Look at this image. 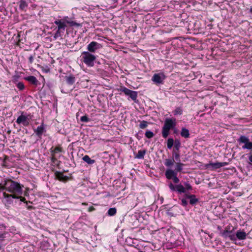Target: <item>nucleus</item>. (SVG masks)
I'll list each match as a JSON object with an SVG mask.
<instances>
[{
    "label": "nucleus",
    "mask_w": 252,
    "mask_h": 252,
    "mask_svg": "<svg viewBox=\"0 0 252 252\" xmlns=\"http://www.w3.org/2000/svg\"><path fill=\"white\" fill-rule=\"evenodd\" d=\"M190 199H189V203L192 205H194L196 204L197 202H198L199 200L197 198L195 195L191 194V196H190Z\"/></svg>",
    "instance_id": "23"
},
{
    "label": "nucleus",
    "mask_w": 252,
    "mask_h": 252,
    "mask_svg": "<svg viewBox=\"0 0 252 252\" xmlns=\"http://www.w3.org/2000/svg\"><path fill=\"white\" fill-rule=\"evenodd\" d=\"M173 158L172 159H174V161L176 160L178 162L180 161V156L178 152H174L173 154Z\"/></svg>",
    "instance_id": "26"
},
{
    "label": "nucleus",
    "mask_w": 252,
    "mask_h": 252,
    "mask_svg": "<svg viewBox=\"0 0 252 252\" xmlns=\"http://www.w3.org/2000/svg\"><path fill=\"white\" fill-rule=\"evenodd\" d=\"M29 60L30 62H32V56L29 57Z\"/></svg>",
    "instance_id": "48"
},
{
    "label": "nucleus",
    "mask_w": 252,
    "mask_h": 252,
    "mask_svg": "<svg viewBox=\"0 0 252 252\" xmlns=\"http://www.w3.org/2000/svg\"><path fill=\"white\" fill-rule=\"evenodd\" d=\"M37 82H38V81L36 79V78L35 77L32 76V85H36Z\"/></svg>",
    "instance_id": "41"
},
{
    "label": "nucleus",
    "mask_w": 252,
    "mask_h": 252,
    "mask_svg": "<svg viewBox=\"0 0 252 252\" xmlns=\"http://www.w3.org/2000/svg\"><path fill=\"white\" fill-rule=\"evenodd\" d=\"M166 77L165 75L163 72L156 73L152 77V80L156 84H163Z\"/></svg>",
    "instance_id": "10"
},
{
    "label": "nucleus",
    "mask_w": 252,
    "mask_h": 252,
    "mask_svg": "<svg viewBox=\"0 0 252 252\" xmlns=\"http://www.w3.org/2000/svg\"><path fill=\"white\" fill-rule=\"evenodd\" d=\"M181 201H182L181 204L183 206H186L188 205V201L186 200V199L185 198H182L181 199Z\"/></svg>",
    "instance_id": "40"
},
{
    "label": "nucleus",
    "mask_w": 252,
    "mask_h": 252,
    "mask_svg": "<svg viewBox=\"0 0 252 252\" xmlns=\"http://www.w3.org/2000/svg\"><path fill=\"white\" fill-rule=\"evenodd\" d=\"M237 141L239 144H244V145L242 146L243 149L252 150V142L250 141L248 137L241 135Z\"/></svg>",
    "instance_id": "8"
},
{
    "label": "nucleus",
    "mask_w": 252,
    "mask_h": 252,
    "mask_svg": "<svg viewBox=\"0 0 252 252\" xmlns=\"http://www.w3.org/2000/svg\"><path fill=\"white\" fill-rule=\"evenodd\" d=\"M80 121L82 122H88L90 119L87 115H85L81 117Z\"/></svg>",
    "instance_id": "36"
},
{
    "label": "nucleus",
    "mask_w": 252,
    "mask_h": 252,
    "mask_svg": "<svg viewBox=\"0 0 252 252\" xmlns=\"http://www.w3.org/2000/svg\"><path fill=\"white\" fill-rule=\"evenodd\" d=\"M30 207H31V206H29L28 208L29 209V208H30Z\"/></svg>",
    "instance_id": "52"
},
{
    "label": "nucleus",
    "mask_w": 252,
    "mask_h": 252,
    "mask_svg": "<svg viewBox=\"0 0 252 252\" xmlns=\"http://www.w3.org/2000/svg\"><path fill=\"white\" fill-rule=\"evenodd\" d=\"M19 79V76L18 75H15L12 77V81L13 82L16 83L18 81Z\"/></svg>",
    "instance_id": "38"
},
{
    "label": "nucleus",
    "mask_w": 252,
    "mask_h": 252,
    "mask_svg": "<svg viewBox=\"0 0 252 252\" xmlns=\"http://www.w3.org/2000/svg\"><path fill=\"white\" fill-rule=\"evenodd\" d=\"M250 12L252 14V7H251L250 9Z\"/></svg>",
    "instance_id": "50"
},
{
    "label": "nucleus",
    "mask_w": 252,
    "mask_h": 252,
    "mask_svg": "<svg viewBox=\"0 0 252 252\" xmlns=\"http://www.w3.org/2000/svg\"><path fill=\"white\" fill-rule=\"evenodd\" d=\"M227 164L228 163L226 162H217L215 163L210 162L209 163L207 164L205 166L207 168H211V170H216L222 166H224L227 165Z\"/></svg>",
    "instance_id": "12"
},
{
    "label": "nucleus",
    "mask_w": 252,
    "mask_h": 252,
    "mask_svg": "<svg viewBox=\"0 0 252 252\" xmlns=\"http://www.w3.org/2000/svg\"><path fill=\"white\" fill-rule=\"evenodd\" d=\"M5 227V226L3 224H0V227Z\"/></svg>",
    "instance_id": "49"
},
{
    "label": "nucleus",
    "mask_w": 252,
    "mask_h": 252,
    "mask_svg": "<svg viewBox=\"0 0 252 252\" xmlns=\"http://www.w3.org/2000/svg\"><path fill=\"white\" fill-rule=\"evenodd\" d=\"M174 159L167 158L165 160L164 165L169 167L174 164Z\"/></svg>",
    "instance_id": "24"
},
{
    "label": "nucleus",
    "mask_w": 252,
    "mask_h": 252,
    "mask_svg": "<svg viewBox=\"0 0 252 252\" xmlns=\"http://www.w3.org/2000/svg\"><path fill=\"white\" fill-rule=\"evenodd\" d=\"M184 166V164L183 163H181L180 162H178L176 163L175 170H174L175 172H176V173L178 172H181L183 169V166Z\"/></svg>",
    "instance_id": "25"
},
{
    "label": "nucleus",
    "mask_w": 252,
    "mask_h": 252,
    "mask_svg": "<svg viewBox=\"0 0 252 252\" xmlns=\"http://www.w3.org/2000/svg\"><path fill=\"white\" fill-rule=\"evenodd\" d=\"M154 135V133L151 131H147L145 133V136L148 138H151Z\"/></svg>",
    "instance_id": "33"
},
{
    "label": "nucleus",
    "mask_w": 252,
    "mask_h": 252,
    "mask_svg": "<svg viewBox=\"0 0 252 252\" xmlns=\"http://www.w3.org/2000/svg\"><path fill=\"white\" fill-rule=\"evenodd\" d=\"M45 71L46 72H48V71H49V69H46V70H45Z\"/></svg>",
    "instance_id": "51"
},
{
    "label": "nucleus",
    "mask_w": 252,
    "mask_h": 252,
    "mask_svg": "<svg viewBox=\"0 0 252 252\" xmlns=\"http://www.w3.org/2000/svg\"><path fill=\"white\" fill-rule=\"evenodd\" d=\"M19 198H20L21 201H25L26 200V199L25 198H24L21 196L19 197Z\"/></svg>",
    "instance_id": "47"
},
{
    "label": "nucleus",
    "mask_w": 252,
    "mask_h": 252,
    "mask_svg": "<svg viewBox=\"0 0 252 252\" xmlns=\"http://www.w3.org/2000/svg\"><path fill=\"white\" fill-rule=\"evenodd\" d=\"M181 147V143L179 140H176L175 141L174 149L177 152L179 151V149Z\"/></svg>",
    "instance_id": "30"
},
{
    "label": "nucleus",
    "mask_w": 252,
    "mask_h": 252,
    "mask_svg": "<svg viewBox=\"0 0 252 252\" xmlns=\"http://www.w3.org/2000/svg\"><path fill=\"white\" fill-rule=\"evenodd\" d=\"M16 123L19 124H22L24 126H27L29 124V120L27 117L22 115L17 119Z\"/></svg>",
    "instance_id": "14"
},
{
    "label": "nucleus",
    "mask_w": 252,
    "mask_h": 252,
    "mask_svg": "<svg viewBox=\"0 0 252 252\" xmlns=\"http://www.w3.org/2000/svg\"><path fill=\"white\" fill-rule=\"evenodd\" d=\"M55 178L62 182H66L69 180V177L67 176L64 175L60 171H56L55 172Z\"/></svg>",
    "instance_id": "13"
},
{
    "label": "nucleus",
    "mask_w": 252,
    "mask_h": 252,
    "mask_svg": "<svg viewBox=\"0 0 252 252\" xmlns=\"http://www.w3.org/2000/svg\"><path fill=\"white\" fill-rule=\"evenodd\" d=\"M146 153V150H139L138 151L137 154L135 155V158L138 159H143Z\"/></svg>",
    "instance_id": "20"
},
{
    "label": "nucleus",
    "mask_w": 252,
    "mask_h": 252,
    "mask_svg": "<svg viewBox=\"0 0 252 252\" xmlns=\"http://www.w3.org/2000/svg\"><path fill=\"white\" fill-rule=\"evenodd\" d=\"M165 175L167 179H172L173 182L175 184H178L180 182V180L177 177L176 172H175L173 170L170 169H167L165 171Z\"/></svg>",
    "instance_id": "9"
},
{
    "label": "nucleus",
    "mask_w": 252,
    "mask_h": 252,
    "mask_svg": "<svg viewBox=\"0 0 252 252\" xmlns=\"http://www.w3.org/2000/svg\"><path fill=\"white\" fill-rule=\"evenodd\" d=\"M4 187L6 190L13 194L11 195L13 198H18V196L21 195L22 193L21 185L11 179L7 178L4 179Z\"/></svg>",
    "instance_id": "1"
},
{
    "label": "nucleus",
    "mask_w": 252,
    "mask_h": 252,
    "mask_svg": "<svg viewBox=\"0 0 252 252\" xmlns=\"http://www.w3.org/2000/svg\"><path fill=\"white\" fill-rule=\"evenodd\" d=\"M249 159L251 162H252V154L249 156Z\"/></svg>",
    "instance_id": "46"
},
{
    "label": "nucleus",
    "mask_w": 252,
    "mask_h": 252,
    "mask_svg": "<svg viewBox=\"0 0 252 252\" xmlns=\"http://www.w3.org/2000/svg\"><path fill=\"white\" fill-rule=\"evenodd\" d=\"M6 234L7 233L6 232L0 233V250L2 249V244L5 240Z\"/></svg>",
    "instance_id": "22"
},
{
    "label": "nucleus",
    "mask_w": 252,
    "mask_h": 252,
    "mask_svg": "<svg viewBox=\"0 0 252 252\" xmlns=\"http://www.w3.org/2000/svg\"><path fill=\"white\" fill-rule=\"evenodd\" d=\"M183 110L181 107H177L174 111V114L175 115H181L182 114Z\"/></svg>",
    "instance_id": "31"
},
{
    "label": "nucleus",
    "mask_w": 252,
    "mask_h": 252,
    "mask_svg": "<svg viewBox=\"0 0 252 252\" xmlns=\"http://www.w3.org/2000/svg\"><path fill=\"white\" fill-rule=\"evenodd\" d=\"M185 196L186 197V198L190 199V196H191V194H185Z\"/></svg>",
    "instance_id": "43"
},
{
    "label": "nucleus",
    "mask_w": 252,
    "mask_h": 252,
    "mask_svg": "<svg viewBox=\"0 0 252 252\" xmlns=\"http://www.w3.org/2000/svg\"><path fill=\"white\" fill-rule=\"evenodd\" d=\"M61 20L62 21V22H64L65 24H66V23L69 24V25L70 26H80L79 24H78L74 21H71V20H69V19L67 17H64Z\"/></svg>",
    "instance_id": "16"
},
{
    "label": "nucleus",
    "mask_w": 252,
    "mask_h": 252,
    "mask_svg": "<svg viewBox=\"0 0 252 252\" xmlns=\"http://www.w3.org/2000/svg\"><path fill=\"white\" fill-rule=\"evenodd\" d=\"M148 126V122L146 121H142L140 122L139 127L142 129L146 128Z\"/></svg>",
    "instance_id": "32"
},
{
    "label": "nucleus",
    "mask_w": 252,
    "mask_h": 252,
    "mask_svg": "<svg viewBox=\"0 0 252 252\" xmlns=\"http://www.w3.org/2000/svg\"><path fill=\"white\" fill-rule=\"evenodd\" d=\"M27 80H28L30 82H32V76H28L27 78Z\"/></svg>",
    "instance_id": "45"
},
{
    "label": "nucleus",
    "mask_w": 252,
    "mask_h": 252,
    "mask_svg": "<svg viewBox=\"0 0 252 252\" xmlns=\"http://www.w3.org/2000/svg\"><path fill=\"white\" fill-rule=\"evenodd\" d=\"M64 78L67 83L70 85H73L75 81V78L73 75L66 76Z\"/></svg>",
    "instance_id": "18"
},
{
    "label": "nucleus",
    "mask_w": 252,
    "mask_h": 252,
    "mask_svg": "<svg viewBox=\"0 0 252 252\" xmlns=\"http://www.w3.org/2000/svg\"><path fill=\"white\" fill-rule=\"evenodd\" d=\"M44 131V127H43V125L38 126L36 129H34V132L38 137H40L42 135Z\"/></svg>",
    "instance_id": "17"
},
{
    "label": "nucleus",
    "mask_w": 252,
    "mask_h": 252,
    "mask_svg": "<svg viewBox=\"0 0 252 252\" xmlns=\"http://www.w3.org/2000/svg\"><path fill=\"white\" fill-rule=\"evenodd\" d=\"M230 226L225 227L224 230L221 231L220 233V235L225 239L229 238L232 241H235V233H234L235 228L230 229Z\"/></svg>",
    "instance_id": "6"
},
{
    "label": "nucleus",
    "mask_w": 252,
    "mask_h": 252,
    "mask_svg": "<svg viewBox=\"0 0 252 252\" xmlns=\"http://www.w3.org/2000/svg\"><path fill=\"white\" fill-rule=\"evenodd\" d=\"M181 135L185 138H188L189 137V130L185 127H182L181 131Z\"/></svg>",
    "instance_id": "19"
},
{
    "label": "nucleus",
    "mask_w": 252,
    "mask_h": 252,
    "mask_svg": "<svg viewBox=\"0 0 252 252\" xmlns=\"http://www.w3.org/2000/svg\"><path fill=\"white\" fill-rule=\"evenodd\" d=\"M174 139L173 138H169L167 140V148L169 149H171L174 144Z\"/></svg>",
    "instance_id": "28"
},
{
    "label": "nucleus",
    "mask_w": 252,
    "mask_h": 252,
    "mask_svg": "<svg viewBox=\"0 0 252 252\" xmlns=\"http://www.w3.org/2000/svg\"><path fill=\"white\" fill-rule=\"evenodd\" d=\"M117 212V210L115 208H111L108 211V215L110 216H114Z\"/></svg>",
    "instance_id": "27"
},
{
    "label": "nucleus",
    "mask_w": 252,
    "mask_h": 252,
    "mask_svg": "<svg viewBox=\"0 0 252 252\" xmlns=\"http://www.w3.org/2000/svg\"><path fill=\"white\" fill-rule=\"evenodd\" d=\"M27 6V3L25 1L21 0L19 5L20 8L21 9H24V8Z\"/></svg>",
    "instance_id": "35"
},
{
    "label": "nucleus",
    "mask_w": 252,
    "mask_h": 252,
    "mask_svg": "<svg viewBox=\"0 0 252 252\" xmlns=\"http://www.w3.org/2000/svg\"><path fill=\"white\" fill-rule=\"evenodd\" d=\"M235 241H236L237 239L239 240H243L246 239L247 234L245 231L239 230L235 234Z\"/></svg>",
    "instance_id": "15"
},
{
    "label": "nucleus",
    "mask_w": 252,
    "mask_h": 252,
    "mask_svg": "<svg viewBox=\"0 0 252 252\" xmlns=\"http://www.w3.org/2000/svg\"><path fill=\"white\" fill-rule=\"evenodd\" d=\"M94 210V207H93V206H91V207H89V211L90 212H91V211H93V210Z\"/></svg>",
    "instance_id": "44"
},
{
    "label": "nucleus",
    "mask_w": 252,
    "mask_h": 252,
    "mask_svg": "<svg viewBox=\"0 0 252 252\" xmlns=\"http://www.w3.org/2000/svg\"><path fill=\"white\" fill-rule=\"evenodd\" d=\"M82 159L89 164H93L95 162V160L92 159L88 155H85L82 158Z\"/></svg>",
    "instance_id": "21"
},
{
    "label": "nucleus",
    "mask_w": 252,
    "mask_h": 252,
    "mask_svg": "<svg viewBox=\"0 0 252 252\" xmlns=\"http://www.w3.org/2000/svg\"><path fill=\"white\" fill-rule=\"evenodd\" d=\"M53 148L51 149V152L52 155H54L55 153L62 152V148L60 147H57L55 148L54 149Z\"/></svg>",
    "instance_id": "29"
},
{
    "label": "nucleus",
    "mask_w": 252,
    "mask_h": 252,
    "mask_svg": "<svg viewBox=\"0 0 252 252\" xmlns=\"http://www.w3.org/2000/svg\"><path fill=\"white\" fill-rule=\"evenodd\" d=\"M5 190V187H4V179L0 183V191Z\"/></svg>",
    "instance_id": "39"
},
{
    "label": "nucleus",
    "mask_w": 252,
    "mask_h": 252,
    "mask_svg": "<svg viewBox=\"0 0 252 252\" xmlns=\"http://www.w3.org/2000/svg\"><path fill=\"white\" fill-rule=\"evenodd\" d=\"M54 23L58 25L57 31L54 35V38L57 39L59 37H61L65 31L66 25L64 22H62L61 20H56L55 21Z\"/></svg>",
    "instance_id": "5"
},
{
    "label": "nucleus",
    "mask_w": 252,
    "mask_h": 252,
    "mask_svg": "<svg viewBox=\"0 0 252 252\" xmlns=\"http://www.w3.org/2000/svg\"><path fill=\"white\" fill-rule=\"evenodd\" d=\"M118 91L123 92L126 95L129 96L131 99L135 101L137 97V92L130 90L125 87H121L117 89Z\"/></svg>",
    "instance_id": "7"
},
{
    "label": "nucleus",
    "mask_w": 252,
    "mask_h": 252,
    "mask_svg": "<svg viewBox=\"0 0 252 252\" xmlns=\"http://www.w3.org/2000/svg\"><path fill=\"white\" fill-rule=\"evenodd\" d=\"M51 161L53 163H55L57 161V159L55 158L54 155H52Z\"/></svg>",
    "instance_id": "42"
},
{
    "label": "nucleus",
    "mask_w": 252,
    "mask_h": 252,
    "mask_svg": "<svg viewBox=\"0 0 252 252\" xmlns=\"http://www.w3.org/2000/svg\"><path fill=\"white\" fill-rule=\"evenodd\" d=\"M17 88L19 90H22L24 88V85L22 82H19L17 84Z\"/></svg>",
    "instance_id": "37"
},
{
    "label": "nucleus",
    "mask_w": 252,
    "mask_h": 252,
    "mask_svg": "<svg viewBox=\"0 0 252 252\" xmlns=\"http://www.w3.org/2000/svg\"><path fill=\"white\" fill-rule=\"evenodd\" d=\"M81 60L83 63L89 67H93L94 65V62L96 59L95 55L88 51L82 53Z\"/></svg>",
    "instance_id": "4"
},
{
    "label": "nucleus",
    "mask_w": 252,
    "mask_h": 252,
    "mask_svg": "<svg viewBox=\"0 0 252 252\" xmlns=\"http://www.w3.org/2000/svg\"><path fill=\"white\" fill-rule=\"evenodd\" d=\"M49 247V244L47 242H44L41 244L40 246V248L42 249H44L45 251H46V250L48 249L47 247Z\"/></svg>",
    "instance_id": "34"
},
{
    "label": "nucleus",
    "mask_w": 252,
    "mask_h": 252,
    "mask_svg": "<svg viewBox=\"0 0 252 252\" xmlns=\"http://www.w3.org/2000/svg\"><path fill=\"white\" fill-rule=\"evenodd\" d=\"M176 126V119L166 118L162 128L161 133L162 137L164 138H167L170 133V129L174 128Z\"/></svg>",
    "instance_id": "2"
},
{
    "label": "nucleus",
    "mask_w": 252,
    "mask_h": 252,
    "mask_svg": "<svg viewBox=\"0 0 252 252\" xmlns=\"http://www.w3.org/2000/svg\"><path fill=\"white\" fill-rule=\"evenodd\" d=\"M184 185L185 187L181 184L174 185L172 182H170L168 185L169 188L171 191H177L180 194L186 193L187 190L192 189V187L188 182H185Z\"/></svg>",
    "instance_id": "3"
},
{
    "label": "nucleus",
    "mask_w": 252,
    "mask_h": 252,
    "mask_svg": "<svg viewBox=\"0 0 252 252\" xmlns=\"http://www.w3.org/2000/svg\"><path fill=\"white\" fill-rule=\"evenodd\" d=\"M102 47V46L96 41H92L87 46L88 52L94 53L96 50Z\"/></svg>",
    "instance_id": "11"
}]
</instances>
